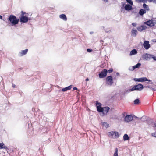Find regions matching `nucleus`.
<instances>
[{
	"label": "nucleus",
	"instance_id": "obj_1",
	"mask_svg": "<svg viewBox=\"0 0 156 156\" xmlns=\"http://www.w3.org/2000/svg\"><path fill=\"white\" fill-rule=\"evenodd\" d=\"M102 104L98 101H96V105L97 111L100 112H102L103 115H106L110 110L108 107H101Z\"/></svg>",
	"mask_w": 156,
	"mask_h": 156
},
{
	"label": "nucleus",
	"instance_id": "obj_2",
	"mask_svg": "<svg viewBox=\"0 0 156 156\" xmlns=\"http://www.w3.org/2000/svg\"><path fill=\"white\" fill-rule=\"evenodd\" d=\"M8 20L13 25L17 24L19 21V19L13 15H10L8 18Z\"/></svg>",
	"mask_w": 156,
	"mask_h": 156
},
{
	"label": "nucleus",
	"instance_id": "obj_3",
	"mask_svg": "<svg viewBox=\"0 0 156 156\" xmlns=\"http://www.w3.org/2000/svg\"><path fill=\"white\" fill-rule=\"evenodd\" d=\"M143 88V85L140 84L134 85L132 88L127 90V91L131 92L134 90L141 91Z\"/></svg>",
	"mask_w": 156,
	"mask_h": 156
},
{
	"label": "nucleus",
	"instance_id": "obj_4",
	"mask_svg": "<svg viewBox=\"0 0 156 156\" xmlns=\"http://www.w3.org/2000/svg\"><path fill=\"white\" fill-rule=\"evenodd\" d=\"M108 135L109 136H111L114 138H118L120 135L119 133L116 131H111L108 133Z\"/></svg>",
	"mask_w": 156,
	"mask_h": 156
},
{
	"label": "nucleus",
	"instance_id": "obj_5",
	"mask_svg": "<svg viewBox=\"0 0 156 156\" xmlns=\"http://www.w3.org/2000/svg\"><path fill=\"white\" fill-rule=\"evenodd\" d=\"M106 82L107 84L111 86L113 83V80L112 77L111 76H107L106 78Z\"/></svg>",
	"mask_w": 156,
	"mask_h": 156
},
{
	"label": "nucleus",
	"instance_id": "obj_6",
	"mask_svg": "<svg viewBox=\"0 0 156 156\" xmlns=\"http://www.w3.org/2000/svg\"><path fill=\"white\" fill-rule=\"evenodd\" d=\"M107 73V70L105 69H104L99 74V77L100 78H105L106 77Z\"/></svg>",
	"mask_w": 156,
	"mask_h": 156
},
{
	"label": "nucleus",
	"instance_id": "obj_7",
	"mask_svg": "<svg viewBox=\"0 0 156 156\" xmlns=\"http://www.w3.org/2000/svg\"><path fill=\"white\" fill-rule=\"evenodd\" d=\"M156 23V21L154 20H149L147 22H144V24L147 25L152 27L154 26Z\"/></svg>",
	"mask_w": 156,
	"mask_h": 156
},
{
	"label": "nucleus",
	"instance_id": "obj_8",
	"mask_svg": "<svg viewBox=\"0 0 156 156\" xmlns=\"http://www.w3.org/2000/svg\"><path fill=\"white\" fill-rule=\"evenodd\" d=\"M134 80L136 82H144L146 81H148L149 82H151V80L147 79L146 77H143L141 78H135L134 79Z\"/></svg>",
	"mask_w": 156,
	"mask_h": 156
},
{
	"label": "nucleus",
	"instance_id": "obj_9",
	"mask_svg": "<svg viewBox=\"0 0 156 156\" xmlns=\"http://www.w3.org/2000/svg\"><path fill=\"white\" fill-rule=\"evenodd\" d=\"M141 65V64L140 63H138L133 66L129 67V70L133 71L136 68H139Z\"/></svg>",
	"mask_w": 156,
	"mask_h": 156
},
{
	"label": "nucleus",
	"instance_id": "obj_10",
	"mask_svg": "<svg viewBox=\"0 0 156 156\" xmlns=\"http://www.w3.org/2000/svg\"><path fill=\"white\" fill-rule=\"evenodd\" d=\"M29 20L28 18L26 16L21 17L20 18V21L22 23H27L28 20Z\"/></svg>",
	"mask_w": 156,
	"mask_h": 156
},
{
	"label": "nucleus",
	"instance_id": "obj_11",
	"mask_svg": "<svg viewBox=\"0 0 156 156\" xmlns=\"http://www.w3.org/2000/svg\"><path fill=\"white\" fill-rule=\"evenodd\" d=\"M133 118H138L137 116L134 115L133 116L132 115H127V122L132 121L133 120Z\"/></svg>",
	"mask_w": 156,
	"mask_h": 156
},
{
	"label": "nucleus",
	"instance_id": "obj_12",
	"mask_svg": "<svg viewBox=\"0 0 156 156\" xmlns=\"http://www.w3.org/2000/svg\"><path fill=\"white\" fill-rule=\"evenodd\" d=\"M143 46L146 49H148L150 47V45L149 44V42L147 41H145L143 44Z\"/></svg>",
	"mask_w": 156,
	"mask_h": 156
},
{
	"label": "nucleus",
	"instance_id": "obj_13",
	"mask_svg": "<svg viewBox=\"0 0 156 156\" xmlns=\"http://www.w3.org/2000/svg\"><path fill=\"white\" fill-rule=\"evenodd\" d=\"M151 55L150 54H145L143 55L144 59L148 60L151 58Z\"/></svg>",
	"mask_w": 156,
	"mask_h": 156
},
{
	"label": "nucleus",
	"instance_id": "obj_14",
	"mask_svg": "<svg viewBox=\"0 0 156 156\" xmlns=\"http://www.w3.org/2000/svg\"><path fill=\"white\" fill-rule=\"evenodd\" d=\"M147 27L146 26L142 25L138 27L137 29L138 30L140 31H142L143 30H145L146 29Z\"/></svg>",
	"mask_w": 156,
	"mask_h": 156
},
{
	"label": "nucleus",
	"instance_id": "obj_15",
	"mask_svg": "<svg viewBox=\"0 0 156 156\" xmlns=\"http://www.w3.org/2000/svg\"><path fill=\"white\" fill-rule=\"evenodd\" d=\"M28 51V49H26L25 50L21 51V52L20 53V56H22L26 55Z\"/></svg>",
	"mask_w": 156,
	"mask_h": 156
},
{
	"label": "nucleus",
	"instance_id": "obj_16",
	"mask_svg": "<svg viewBox=\"0 0 156 156\" xmlns=\"http://www.w3.org/2000/svg\"><path fill=\"white\" fill-rule=\"evenodd\" d=\"M137 31L136 29H132L131 31L132 35L134 37L136 36L137 35Z\"/></svg>",
	"mask_w": 156,
	"mask_h": 156
},
{
	"label": "nucleus",
	"instance_id": "obj_17",
	"mask_svg": "<svg viewBox=\"0 0 156 156\" xmlns=\"http://www.w3.org/2000/svg\"><path fill=\"white\" fill-rule=\"evenodd\" d=\"M59 17L64 20V21H66L67 20V18L66 16L64 14H62L59 16Z\"/></svg>",
	"mask_w": 156,
	"mask_h": 156
},
{
	"label": "nucleus",
	"instance_id": "obj_18",
	"mask_svg": "<svg viewBox=\"0 0 156 156\" xmlns=\"http://www.w3.org/2000/svg\"><path fill=\"white\" fill-rule=\"evenodd\" d=\"M146 12V11L143 9H140L139 12V14L141 16H142Z\"/></svg>",
	"mask_w": 156,
	"mask_h": 156
},
{
	"label": "nucleus",
	"instance_id": "obj_19",
	"mask_svg": "<svg viewBox=\"0 0 156 156\" xmlns=\"http://www.w3.org/2000/svg\"><path fill=\"white\" fill-rule=\"evenodd\" d=\"M137 53V50L135 49H133L132 50L130 53H129V55L130 56L135 55V54H136Z\"/></svg>",
	"mask_w": 156,
	"mask_h": 156
},
{
	"label": "nucleus",
	"instance_id": "obj_20",
	"mask_svg": "<svg viewBox=\"0 0 156 156\" xmlns=\"http://www.w3.org/2000/svg\"><path fill=\"white\" fill-rule=\"evenodd\" d=\"M72 88V86L70 85L67 87L64 88L62 89V91L64 92L67 90H70Z\"/></svg>",
	"mask_w": 156,
	"mask_h": 156
},
{
	"label": "nucleus",
	"instance_id": "obj_21",
	"mask_svg": "<svg viewBox=\"0 0 156 156\" xmlns=\"http://www.w3.org/2000/svg\"><path fill=\"white\" fill-rule=\"evenodd\" d=\"M7 149V147L3 143H0V149Z\"/></svg>",
	"mask_w": 156,
	"mask_h": 156
},
{
	"label": "nucleus",
	"instance_id": "obj_22",
	"mask_svg": "<svg viewBox=\"0 0 156 156\" xmlns=\"http://www.w3.org/2000/svg\"><path fill=\"white\" fill-rule=\"evenodd\" d=\"M143 7L144 9H145V10L149 11V8L148 6L145 4H144L143 5Z\"/></svg>",
	"mask_w": 156,
	"mask_h": 156
},
{
	"label": "nucleus",
	"instance_id": "obj_23",
	"mask_svg": "<svg viewBox=\"0 0 156 156\" xmlns=\"http://www.w3.org/2000/svg\"><path fill=\"white\" fill-rule=\"evenodd\" d=\"M115 152L113 154V156H118V149L117 148H116L115 150Z\"/></svg>",
	"mask_w": 156,
	"mask_h": 156
},
{
	"label": "nucleus",
	"instance_id": "obj_24",
	"mask_svg": "<svg viewBox=\"0 0 156 156\" xmlns=\"http://www.w3.org/2000/svg\"><path fill=\"white\" fill-rule=\"evenodd\" d=\"M133 5L127 4V11L131 10L132 9V6Z\"/></svg>",
	"mask_w": 156,
	"mask_h": 156
},
{
	"label": "nucleus",
	"instance_id": "obj_25",
	"mask_svg": "<svg viewBox=\"0 0 156 156\" xmlns=\"http://www.w3.org/2000/svg\"><path fill=\"white\" fill-rule=\"evenodd\" d=\"M140 102V100L139 99H137L134 100V104L135 105H137Z\"/></svg>",
	"mask_w": 156,
	"mask_h": 156
},
{
	"label": "nucleus",
	"instance_id": "obj_26",
	"mask_svg": "<svg viewBox=\"0 0 156 156\" xmlns=\"http://www.w3.org/2000/svg\"><path fill=\"white\" fill-rule=\"evenodd\" d=\"M147 0H136V1L138 2H142L145 3L147 2Z\"/></svg>",
	"mask_w": 156,
	"mask_h": 156
},
{
	"label": "nucleus",
	"instance_id": "obj_27",
	"mask_svg": "<svg viewBox=\"0 0 156 156\" xmlns=\"http://www.w3.org/2000/svg\"><path fill=\"white\" fill-rule=\"evenodd\" d=\"M122 9H125V10H127V5H125L124 4H123V6L121 7Z\"/></svg>",
	"mask_w": 156,
	"mask_h": 156
},
{
	"label": "nucleus",
	"instance_id": "obj_28",
	"mask_svg": "<svg viewBox=\"0 0 156 156\" xmlns=\"http://www.w3.org/2000/svg\"><path fill=\"white\" fill-rule=\"evenodd\" d=\"M21 14L20 15V16L21 17L24 16L25 14H26L25 12H23V11H21Z\"/></svg>",
	"mask_w": 156,
	"mask_h": 156
},
{
	"label": "nucleus",
	"instance_id": "obj_29",
	"mask_svg": "<svg viewBox=\"0 0 156 156\" xmlns=\"http://www.w3.org/2000/svg\"><path fill=\"white\" fill-rule=\"evenodd\" d=\"M127 3H128L131 5H133V2L131 0H127Z\"/></svg>",
	"mask_w": 156,
	"mask_h": 156
},
{
	"label": "nucleus",
	"instance_id": "obj_30",
	"mask_svg": "<svg viewBox=\"0 0 156 156\" xmlns=\"http://www.w3.org/2000/svg\"><path fill=\"white\" fill-rule=\"evenodd\" d=\"M123 139L124 140H127V134H124L123 136Z\"/></svg>",
	"mask_w": 156,
	"mask_h": 156
},
{
	"label": "nucleus",
	"instance_id": "obj_31",
	"mask_svg": "<svg viewBox=\"0 0 156 156\" xmlns=\"http://www.w3.org/2000/svg\"><path fill=\"white\" fill-rule=\"evenodd\" d=\"M151 58H153V59L154 61H156V57L155 56H154V55H151Z\"/></svg>",
	"mask_w": 156,
	"mask_h": 156
},
{
	"label": "nucleus",
	"instance_id": "obj_32",
	"mask_svg": "<svg viewBox=\"0 0 156 156\" xmlns=\"http://www.w3.org/2000/svg\"><path fill=\"white\" fill-rule=\"evenodd\" d=\"M151 135L153 136L156 137V132L152 133Z\"/></svg>",
	"mask_w": 156,
	"mask_h": 156
},
{
	"label": "nucleus",
	"instance_id": "obj_33",
	"mask_svg": "<svg viewBox=\"0 0 156 156\" xmlns=\"http://www.w3.org/2000/svg\"><path fill=\"white\" fill-rule=\"evenodd\" d=\"M113 71V69H109V70H107V72H108L109 73H111Z\"/></svg>",
	"mask_w": 156,
	"mask_h": 156
},
{
	"label": "nucleus",
	"instance_id": "obj_34",
	"mask_svg": "<svg viewBox=\"0 0 156 156\" xmlns=\"http://www.w3.org/2000/svg\"><path fill=\"white\" fill-rule=\"evenodd\" d=\"M87 51L89 52H90L92 51V50L90 49H87Z\"/></svg>",
	"mask_w": 156,
	"mask_h": 156
},
{
	"label": "nucleus",
	"instance_id": "obj_35",
	"mask_svg": "<svg viewBox=\"0 0 156 156\" xmlns=\"http://www.w3.org/2000/svg\"><path fill=\"white\" fill-rule=\"evenodd\" d=\"M132 25L133 26H136V23H132Z\"/></svg>",
	"mask_w": 156,
	"mask_h": 156
},
{
	"label": "nucleus",
	"instance_id": "obj_36",
	"mask_svg": "<svg viewBox=\"0 0 156 156\" xmlns=\"http://www.w3.org/2000/svg\"><path fill=\"white\" fill-rule=\"evenodd\" d=\"M73 89L74 90H77V88L76 87H75L73 88Z\"/></svg>",
	"mask_w": 156,
	"mask_h": 156
},
{
	"label": "nucleus",
	"instance_id": "obj_37",
	"mask_svg": "<svg viewBox=\"0 0 156 156\" xmlns=\"http://www.w3.org/2000/svg\"><path fill=\"white\" fill-rule=\"evenodd\" d=\"M152 2H153L154 3L156 4V0H153Z\"/></svg>",
	"mask_w": 156,
	"mask_h": 156
},
{
	"label": "nucleus",
	"instance_id": "obj_38",
	"mask_svg": "<svg viewBox=\"0 0 156 156\" xmlns=\"http://www.w3.org/2000/svg\"><path fill=\"white\" fill-rule=\"evenodd\" d=\"M150 2H152L153 0H148Z\"/></svg>",
	"mask_w": 156,
	"mask_h": 156
},
{
	"label": "nucleus",
	"instance_id": "obj_39",
	"mask_svg": "<svg viewBox=\"0 0 156 156\" xmlns=\"http://www.w3.org/2000/svg\"><path fill=\"white\" fill-rule=\"evenodd\" d=\"M105 2H107L108 0H103Z\"/></svg>",
	"mask_w": 156,
	"mask_h": 156
},
{
	"label": "nucleus",
	"instance_id": "obj_40",
	"mask_svg": "<svg viewBox=\"0 0 156 156\" xmlns=\"http://www.w3.org/2000/svg\"><path fill=\"white\" fill-rule=\"evenodd\" d=\"M89 79L88 78H87L86 79V81H89Z\"/></svg>",
	"mask_w": 156,
	"mask_h": 156
},
{
	"label": "nucleus",
	"instance_id": "obj_41",
	"mask_svg": "<svg viewBox=\"0 0 156 156\" xmlns=\"http://www.w3.org/2000/svg\"><path fill=\"white\" fill-rule=\"evenodd\" d=\"M126 118H127V115H126V116H125V121H126Z\"/></svg>",
	"mask_w": 156,
	"mask_h": 156
},
{
	"label": "nucleus",
	"instance_id": "obj_42",
	"mask_svg": "<svg viewBox=\"0 0 156 156\" xmlns=\"http://www.w3.org/2000/svg\"><path fill=\"white\" fill-rule=\"evenodd\" d=\"M116 74L117 75H119V73H117Z\"/></svg>",
	"mask_w": 156,
	"mask_h": 156
},
{
	"label": "nucleus",
	"instance_id": "obj_43",
	"mask_svg": "<svg viewBox=\"0 0 156 156\" xmlns=\"http://www.w3.org/2000/svg\"><path fill=\"white\" fill-rule=\"evenodd\" d=\"M2 16L0 15V19H2Z\"/></svg>",
	"mask_w": 156,
	"mask_h": 156
},
{
	"label": "nucleus",
	"instance_id": "obj_44",
	"mask_svg": "<svg viewBox=\"0 0 156 156\" xmlns=\"http://www.w3.org/2000/svg\"><path fill=\"white\" fill-rule=\"evenodd\" d=\"M129 137L127 135V140H129Z\"/></svg>",
	"mask_w": 156,
	"mask_h": 156
},
{
	"label": "nucleus",
	"instance_id": "obj_45",
	"mask_svg": "<svg viewBox=\"0 0 156 156\" xmlns=\"http://www.w3.org/2000/svg\"><path fill=\"white\" fill-rule=\"evenodd\" d=\"M12 87H15V85H12Z\"/></svg>",
	"mask_w": 156,
	"mask_h": 156
},
{
	"label": "nucleus",
	"instance_id": "obj_46",
	"mask_svg": "<svg viewBox=\"0 0 156 156\" xmlns=\"http://www.w3.org/2000/svg\"><path fill=\"white\" fill-rule=\"evenodd\" d=\"M155 126L156 127V123L154 124Z\"/></svg>",
	"mask_w": 156,
	"mask_h": 156
},
{
	"label": "nucleus",
	"instance_id": "obj_47",
	"mask_svg": "<svg viewBox=\"0 0 156 156\" xmlns=\"http://www.w3.org/2000/svg\"><path fill=\"white\" fill-rule=\"evenodd\" d=\"M148 87V88H150V87Z\"/></svg>",
	"mask_w": 156,
	"mask_h": 156
},
{
	"label": "nucleus",
	"instance_id": "obj_48",
	"mask_svg": "<svg viewBox=\"0 0 156 156\" xmlns=\"http://www.w3.org/2000/svg\"><path fill=\"white\" fill-rule=\"evenodd\" d=\"M152 83H151V84H152Z\"/></svg>",
	"mask_w": 156,
	"mask_h": 156
}]
</instances>
